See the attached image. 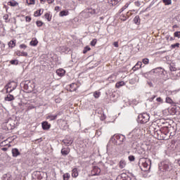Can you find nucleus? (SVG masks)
I'll list each match as a JSON object with an SVG mask.
<instances>
[{
	"instance_id": "obj_5",
	"label": "nucleus",
	"mask_w": 180,
	"mask_h": 180,
	"mask_svg": "<svg viewBox=\"0 0 180 180\" xmlns=\"http://www.w3.org/2000/svg\"><path fill=\"white\" fill-rule=\"evenodd\" d=\"M16 86H18V84H16V82H12L8 83L6 86V94H11L13 91H15L16 89Z\"/></svg>"
},
{
	"instance_id": "obj_15",
	"label": "nucleus",
	"mask_w": 180,
	"mask_h": 180,
	"mask_svg": "<svg viewBox=\"0 0 180 180\" xmlns=\"http://www.w3.org/2000/svg\"><path fill=\"white\" fill-rule=\"evenodd\" d=\"M165 103H169L172 106H176V103L172 100L170 97L167 96L165 98Z\"/></svg>"
},
{
	"instance_id": "obj_12",
	"label": "nucleus",
	"mask_w": 180,
	"mask_h": 180,
	"mask_svg": "<svg viewBox=\"0 0 180 180\" xmlns=\"http://www.w3.org/2000/svg\"><path fill=\"white\" fill-rule=\"evenodd\" d=\"M134 12H136V10H131L127 13V15H121L120 19L121 20H127L130 16H131Z\"/></svg>"
},
{
	"instance_id": "obj_42",
	"label": "nucleus",
	"mask_w": 180,
	"mask_h": 180,
	"mask_svg": "<svg viewBox=\"0 0 180 180\" xmlns=\"http://www.w3.org/2000/svg\"><path fill=\"white\" fill-rule=\"evenodd\" d=\"M10 64H11L12 65H18V64H19V62L18 60H11L10 61Z\"/></svg>"
},
{
	"instance_id": "obj_19",
	"label": "nucleus",
	"mask_w": 180,
	"mask_h": 180,
	"mask_svg": "<svg viewBox=\"0 0 180 180\" xmlns=\"http://www.w3.org/2000/svg\"><path fill=\"white\" fill-rule=\"evenodd\" d=\"M4 101L7 102H12V101H15V96L11 94H8L5 98Z\"/></svg>"
},
{
	"instance_id": "obj_11",
	"label": "nucleus",
	"mask_w": 180,
	"mask_h": 180,
	"mask_svg": "<svg viewBox=\"0 0 180 180\" xmlns=\"http://www.w3.org/2000/svg\"><path fill=\"white\" fill-rule=\"evenodd\" d=\"M63 143L68 147L74 143V140H72V138L67 136L65 139L63 140Z\"/></svg>"
},
{
	"instance_id": "obj_46",
	"label": "nucleus",
	"mask_w": 180,
	"mask_h": 180,
	"mask_svg": "<svg viewBox=\"0 0 180 180\" xmlns=\"http://www.w3.org/2000/svg\"><path fill=\"white\" fill-rule=\"evenodd\" d=\"M94 98H96V99H98V98H99V96H101V92L95 91L94 93Z\"/></svg>"
},
{
	"instance_id": "obj_36",
	"label": "nucleus",
	"mask_w": 180,
	"mask_h": 180,
	"mask_svg": "<svg viewBox=\"0 0 180 180\" xmlns=\"http://www.w3.org/2000/svg\"><path fill=\"white\" fill-rule=\"evenodd\" d=\"M169 70H170L171 72H174V71H176L178 69H176V68L175 67V65L170 64Z\"/></svg>"
},
{
	"instance_id": "obj_63",
	"label": "nucleus",
	"mask_w": 180,
	"mask_h": 180,
	"mask_svg": "<svg viewBox=\"0 0 180 180\" xmlns=\"http://www.w3.org/2000/svg\"><path fill=\"white\" fill-rule=\"evenodd\" d=\"M115 77H116V75H115V74H112L108 77V79H111V78H115Z\"/></svg>"
},
{
	"instance_id": "obj_10",
	"label": "nucleus",
	"mask_w": 180,
	"mask_h": 180,
	"mask_svg": "<svg viewBox=\"0 0 180 180\" xmlns=\"http://www.w3.org/2000/svg\"><path fill=\"white\" fill-rule=\"evenodd\" d=\"M115 139L117 140L116 143L118 144V146H120L124 140H126V137L124 135L122 134H117L115 135Z\"/></svg>"
},
{
	"instance_id": "obj_7",
	"label": "nucleus",
	"mask_w": 180,
	"mask_h": 180,
	"mask_svg": "<svg viewBox=\"0 0 180 180\" xmlns=\"http://www.w3.org/2000/svg\"><path fill=\"white\" fill-rule=\"evenodd\" d=\"M24 89L28 93L33 92V89H34V84L29 82L27 84H24Z\"/></svg>"
},
{
	"instance_id": "obj_17",
	"label": "nucleus",
	"mask_w": 180,
	"mask_h": 180,
	"mask_svg": "<svg viewBox=\"0 0 180 180\" xmlns=\"http://www.w3.org/2000/svg\"><path fill=\"white\" fill-rule=\"evenodd\" d=\"M71 152V149L70 148H63L60 150V153L62 155H68Z\"/></svg>"
},
{
	"instance_id": "obj_25",
	"label": "nucleus",
	"mask_w": 180,
	"mask_h": 180,
	"mask_svg": "<svg viewBox=\"0 0 180 180\" xmlns=\"http://www.w3.org/2000/svg\"><path fill=\"white\" fill-rule=\"evenodd\" d=\"M13 157H18V155H20V152L18 148H13L12 150Z\"/></svg>"
},
{
	"instance_id": "obj_44",
	"label": "nucleus",
	"mask_w": 180,
	"mask_h": 180,
	"mask_svg": "<svg viewBox=\"0 0 180 180\" xmlns=\"http://www.w3.org/2000/svg\"><path fill=\"white\" fill-rule=\"evenodd\" d=\"M3 19L5 20L6 23H8L9 22V15L8 14H5L4 16H3Z\"/></svg>"
},
{
	"instance_id": "obj_16",
	"label": "nucleus",
	"mask_w": 180,
	"mask_h": 180,
	"mask_svg": "<svg viewBox=\"0 0 180 180\" xmlns=\"http://www.w3.org/2000/svg\"><path fill=\"white\" fill-rule=\"evenodd\" d=\"M58 116V115L48 114L46 117L47 120H50V122H53V120H56Z\"/></svg>"
},
{
	"instance_id": "obj_51",
	"label": "nucleus",
	"mask_w": 180,
	"mask_h": 180,
	"mask_svg": "<svg viewBox=\"0 0 180 180\" xmlns=\"http://www.w3.org/2000/svg\"><path fill=\"white\" fill-rule=\"evenodd\" d=\"M25 22H32V17H30V15H27L25 17Z\"/></svg>"
},
{
	"instance_id": "obj_6",
	"label": "nucleus",
	"mask_w": 180,
	"mask_h": 180,
	"mask_svg": "<svg viewBox=\"0 0 180 180\" xmlns=\"http://www.w3.org/2000/svg\"><path fill=\"white\" fill-rule=\"evenodd\" d=\"M142 133L143 129L140 128H136L133 129L130 134L132 136L133 139H136V137H139V136H141Z\"/></svg>"
},
{
	"instance_id": "obj_58",
	"label": "nucleus",
	"mask_w": 180,
	"mask_h": 180,
	"mask_svg": "<svg viewBox=\"0 0 180 180\" xmlns=\"http://www.w3.org/2000/svg\"><path fill=\"white\" fill-rule=\"evenodd\" d=\"M15 54H16V56H18V57H20V56H22V51H15Z\"/></svg>"
},
{
	"instance_id": "obj_3",
	"label": "nucleus",
	"mask_w": 180,
	"mask_h": 180,
	"mask_svg": "<svg viewBox=\"0 0 180 180\" xmlns=\"http://www.w3.org/2000/svg\"><path fill=\"white\" fill-rule=\"evenodd\" d=\"M150 121V115L147 113H142L138 116V122L141 124H146Z\"/></svg>"
},
{
	"instance_id": "obj_9",
	"label": "nucleus",
	"mask_w": 180,
	"mask_h": 180,
	"mask_svg": "<svg viewBox=\"0 0 180 180\" xmlns=\"http://www.w3.org/2000/svg\"><path fill=\"white\" fill-rule=\"evenodd\" d=\"M33 175L37 178V179L41 180L44 178V175H46V174L44 172L36 171L34 172Z\"/></svg>"
},
{
	"instance_id": "obj_13",
	"label": "nucleus",
	"mask_w": 180,
	"mask_h": 180,
	"mask_svg": "<svg viewBox=\"0 0 180 180\" xmlns=\"http://www.w3.org/2000/svg\"><path fill=\"white\" fill-rule=\"evenodd\" d=\"M101 174V168L98 166H94L91 170L92 176H96V175H99Z\"/></svg>"
},
{
	"instance_id": "obj_48",
	"label": "nucleus",
	"mask_w": 180,
	"mask_h": 180,
	"mask_svg": "<svg viewBox=\"0 0 180 180\" xmlns=\"http://www.w3.org/2000/svg\"><path fill=\"white\" fill-rule=\"evenodd\" d=\"M129 5H130L129 3H127L121 9V12H123V11H124L125 9H127V8H129Z\"/></svg>"
},
{
	"instance_id": "obj_43",
	"label": "nucleus",
	"mask_w": 180,
	"mask_h": 180,
	"mask_svg": "<svg viewBox=\"0 0 180 180\" xmlns=\"http://www.w3.org/2000/svg\"><path fill=\"white\" fill-rule=\"evenodd\" d=\"M174 94H175V91H166V96H171L172 95H174Z\"/></svg>"
},
{
	"instance_id": "obj_8",
	"label": "nucleus",
	"mask_w": 180,
	"mask_h": 180,
	"mask_svg": "<svg viewBox=\"0 0 180 180\" xmlns=\"http://www.w3.org/2000/svg\"><path fill=\"white\" fill-rule=\"evenodd\" d=\"M170 77L172 79H179L180 78V69H177L170 73Z\"/></svg>"
},
{
	"instance_id": "obj_4",
	"label": "nucleus",
	"mask_w": 180,
	"mask_h": 180,
	"mask_svg": "<svg viewBox=\"0 0 180 180\" xmlns=\"http://www.w3.org/2000/svg\"><path fill=\"white\" fill-rule=\"evenodd\" d=\"M151 72H153V74H155L156 75H159L162 77H165V75H167V72L162 68H156L155 69H153L151 70Z\"/></svg>"
},
{
	"instance_id": "obj_23",
	"label": "nucleus",
	"mask_w": 180,
	"mask_h": 180,
	"mask_svg": "<svg viewBox=\"0 0 180 180\" xmlns=\"http://www.w3.org/2000/svg\"><path fill=\"white\" fill-rule=\"evenodd\" d=\"M3 126H4V130L9 131V130H12V129H13L12 126L11 125V124L9 122L4 123Z\"/></svg>"
},
{
	"instance_id": "obj_20",
	"label": "nucleus",
	"mask_w": 180,
	"mask_h": 180,
	"mask_svg": "<svg viewBox=\"0 0 180 180\" xmlns=\"http://www.w3.org/2000/svg\"><path fill=\"white\" fill-rule=\"evenodd\" d=\"M56 74L58 77H64L65 75V70L64 69H58L56 70Z\"/></svg>"
},
{
	"instance_id": "obj_24",
	"label": "nucleus",
	"mask_w": 180,
	"mask_h": 180,
	"mask_svg": "<svg viewBox=\"0 0 180 180\" xmlns=\"http://www.w3.org/2000/svg\"><path fill=\"white\" fill-rule=\"evenodd\" d=\"M70 15V11L68 10H63L59 13V16L63 18V16H68Z\"/></svg>"
},
{
	"instance_id": "obj_53",
	"label": "nucleus",
	"mask_w": 180,
	"mask_h": 180,
	"mask_svg": "<svg viewBox=\"0 0 180 180\" xmlns=\"http://www.w3.org/2000/svg\"><path fill=\"white\" fill-rule=\"evenodd\" d=\"M20 49H23L24 50L27 49V46L25 44H22L20 45Z\"/></svg>"
},
{
	"instance_id": "obj_2",
	"label": "nucleus",
	"mask_w": 180,
	"mask_h": 180,
	"mask_svg": "<svg viewBox=\"0 0 180 180\" xmlns=\"http://www.w3.org/2000/svg\"><path fill=\"white\" fill-rule=\"evenodd\" d=\"M150 160L146 158H142L139 160V165L141 169L144 172L148 171L150 169Z\"/></svg>"
},
{
	"instance_id": "obj_22",
	"label": "nucleus",
	"mask_w": 180,
	"mask_h": 180,
	"mask_svg": "<svg viewBox=\"0 0 180 180\" xmlns=\"http://www.w3.org/2000/svg\"><path fill=\"white\" fill-rule=\"evenodd\" d=\"M122 0H108V2L111 6H116Z\"/></svg>"
},
{
	"instance_id": "obj_54",
	"label": "nucleus",
	"mask_w": 180,
	"mask_h": 180,
	"mask_svg": "<svg viewBox=\"0 0 180 180\" xmlns=\"http://www.w3.org/2000/svg\"><path fill=\"white\" fill-rule=\"evenodd\" d=\"M172 49H175L176 47H179V43H176L171 45Z\"/></svg>"
},
{
	"instance_id": "obj_49",
	"label": "nucleus",
	"mask_w": 180,
	"mask_h": 180,
	"mask_svg": "<svg viewBox=\"0 0 180 180\" xmlns=\"http://www.w3.org/2000/svg\"><path fill=\"white\" fill-rule=\"evenodd\" d=\"M142 63H143L145 65H147V64L150 63V60L148 58H143Z\"/></svg>"
},
{
	"instance_id": "obj_37",
	"label": "nucleus",
	"mask_w": 180,
	"mask_h": 180,
	"mask_svg": "<svg viewBox=\"0 0 180 180\" xmlns=\"http://www.w3.org/2000/svg\"><path fill=\"white\" fill-rule=\"evenodd\" d=\"M169 112L170 113V115H175V113H176V108H175L174 107L172 108L169 110Z\"/></svg>"
},
{
	"instance_id": "obj_33",
	"label": "nucleus",
	"mask_w": 180,
	"mask_h": 180,
	"mask_svg": "<svg viewBox=\"0 0 180 180\" xmlns=\"http://www.w3.org/2000/svg\"><path fill=\"white\" fill-rule=\"evenodd\" d=\"M38 43H39V41H37V39L35 38H33L32 39V41L30 42V46H37Z\"/></svg>"
},
{
	"instance_id": "obj_40",
	"label": "nucleus",
	"mask_w": 180,
	"mask_h": 180,
	"mask_svg": "<svg viewBox=\"0 0 180 180\" xmlns=\"http://www.w3.org/2000/svg\"><path fill=\"white\" fill-rule=\"evenodd\" d=\"M3 180H13V177H12L11 174H6V176L4 177Z\"/></svg>"
},
{
	"instance_id": "obj_38",
	"label": "nucleus",
	"mask_w": 180,
	"mask_h": 180,
	"mask_svg": "<svg viewBox=\"0 0 180 180\" xmlns=\"http://www.w3.org/2000/svg\"><path fill=\"white\" fill-rule=\"evenodd\" d=\"M86 12H87V13H91V15H94L95 14V10L92 9V8H87L86 9Z\"/></svg>"
},
{
	"instance_id": "obj_41",
	"label": "nucleus",
	"mask_w": 180,
	"mask_h": 180,
	"mask_svg": "<svg viewBox=\"0 0 180 180\" xmlns=\"http://www.w3.org/2000/svg\"><path fill=\"white\" fill-rule=\"evenodd\" d=\"M36 25L38 27H41V26H43V25H44V22L40 20H37L36 22Z\"/></svg>"
},
{
	"instance_id": "obj_47",
	"label": "nucleus",
	"mask_w": 180,
	"mask_h": 180,
	"mask_svg": "<svg viewBox=\"0 0 180 180\" xmlns=\"http://www.w3.org/2000/svg\"><path fill=\"white\" fill-rule=\"evenodd\" d=\"M90 50L91 47L86 46L83 51L84 54H86V53H88V51H89Z\"/></svg>"
},
{
	"instance_id": "obj_27",
	"label": "nucleus",
	"mask_w": 180,
	"mask_h": 180,
	"mask_svg": "<svg viewBox=\"0 0 180 180\" xmlns=\"http://www.w3.org/2000/svg\"><path fill=\"white\" fill-rule=\"evenodd\" d=\"M126 167V160H121L119 162V167L121 169H123Z\"/></svg>"
},
{
	"instance_id": "obj_30",
	"label": "nucleus",
	"mask_w": 180,
	"mask_h": 180,
	"mask_svg": "<svg viewBox=\"0 0 180 180\" xmlns=\"http://www.w3.org/2000/svg\"><path fill=\"white\" fill-rule=\"evenodd\" d=\"M134 22L136 25H140L141 20L140 19V16L136 15L135 16V18H134Z\"/></svg>"
},
{
	"instance_id": "obj_57",
	"label": "nucleus",
	"mask_w": 180,
	"mask_h": 180,
	"mask_svg": "<svg viewBox=\"0 0 180 180\" xmlns=\"http://www.w3.org/2000/svg\"><path fill=\"white\" fill-rule=\"evenodd\" d=\"M134 5L135 6L139 7V6H141V3H140V1H135Z\"/></svg>"
},
{
	"instance_id": "obj_34",
	"label": "nucleus",
	"mask_w": 180,
	"mask_h": 180,
	"mask_svg": "<svg viewBox=\"0 0 180 180\" xmlns=\"http://www.w3.org/2000/svg\"><path fill=\"white\" fill-rule=\"evenodd\" d=\"M74 91H77V84L75 83L70 84V91L74 92Z\"/></svg>"
},
{
	"instance_id": "obj_50",
	"label": "nucleus",
	"mask_w": 180,
	"mask_h": 180,
	"mask_svg": "<svg viewBox=\"0 0 180 180\" xmlns=\"http://www.w3.org/2000/svg\"><path fill=\"white\" fill-rule=\"evenodd\" d=\"M163 4H165V5H171L172 1L171 0H163Z\"/></svg>"
},
{
	"instance_id": "obj_35",
	"label": "nucleus",
	"mask_w": 180,
	"mask_h": 180,
	"mask_svg": "<svg viewBox=\"0 0 180 180\" xmlns=\"http://www.w3.org/2000/svg\"><path fill=\"white\" fill-rule=\"evenodd\" d=\"M27 5H36V0H26Z\"/></svg>"
},
{
	"instance_id": "obj_18",
	"label": "nucleus",
	"mask_w": 180,
	"mask_h": 180,
	"mask_svg": "<svg viewBox=\"0 0 180 180\" xmlns=\"http://www.w3.org/2000/svg\"><path fill=\"white\" fill-rule=\"evenodd\" d=\"M8 6H19V3L16 1L15 0H11L10 1L7 2Z\"/></svg>"
},
{
	"instance_id": "obj_59",
	"label": "nucleus",
	"mask_w": 180,
	"mask_h": 180,
	"mask_svg": "<svg viewBox=\"0 0 180 180\" xmlns=\"http://www.w3.org/2000/svg\"><path fill=\"white\" fill-rule=\"evenodd\" d=\"M55 11L56 12H60V11H61V8H60V6H57L55 7Z\"/></svg>"
},
{
	"instance_id": "obj_39",
	"label": "nucleus",
	"mask_w": 180,
	"mask_h": 180,
	"mask_svg": "<svg viewBox=\"0 0 180 180\" xmlns=\"http://www.w3.org/2000/svg\"><path fill=\"white\" fill-rule=\"evenodd\" d=\"M63 180H68L70 179L71 176L70 175L69 173H65L63 175Z\"/></svg>"
},
{
	"instance_id": "obj_14",
	"label": "nucleus",
	"mask_w": 180,
	"mask_h": 180,
	"mask_svg": "<svg viewBox=\"0 0 180 180\" xmlns=\"http://www.w3.org/2000/svg\"><path fill=\"white\" fill-rule=\"evenodd\" d=\"M41 127L43 130H50V128L51 127V124H49V122L44 121L41 122Z\"/></svg>"
},
{
	"instance_id": "obj_64",
	"label": "nucleus",
	"mask_w": 180,
	"mask_h": 180,
	"mask_svg": "<svg viewBox=\"0 0 180 180\" xmlns=\"http://www.w3.org/2000/svg\"><path fill=\"white\" fill-rule=\"evenodd\" d=\"M48 4H53L54 2V0H47Z\"/></svg>"
},
{
	"instance_id": "obj_32",
	"label": "nucleus",
	"mask_w": 180,
	"mask_h": 180,
	"mask_svg": "<svg viewBox=\"0 0 180 180\" xmlns=\"http://www.w3.org/2000/svg\"><path fill=\"white\" fill-rule=\"evenodd\" d=\"M42 14L43 11H41V9H39L34 12V16H35V18H37L39 16H41Z\"/></svg>"
},
{
	"instance_id": "obj_28",
	"label": "nucleus",
	"mask_w": 180,
	"mask_h": 180,
	"mask_svg": "<svg viewBox=\"0 0 180 180\" xmlns=\"http://www.w3.org/2000/svg\"><path fill=\"white\" fill-rule=\"evenodd\" d=\"M124 85H126V82H124V81H120L115 84V88L119 89L121 86H124Z\"/></svg>"
},
{
	"instance_id": "obj_29",
	"label": "nucleus",
	"mask_w": 180,
	"mask_h": 180,
	"mask_svg": "<svg viewBox=\"0 0 180 180\" xmlns=\"http://www.w3.org/2000/svg\"><path fill=\"white\" fill-rule=\"evenodd\" d=\"M8 46L10 47V49H13V47L16 46V40L10 41L8 44Z\"/></svg>"
},
{
	"instance_id": "obj_60",
	"label": "nucleus",
	"mask_w": 180,
	"mask_h": 180,
	"mask_svg": "<svg viewBox=\"0 0 180 180\" xmlns=\"http://www.w3.org/2000/svg\"><path fill=\"white\" fill-rule=\"evenodd\" d=\"M56 103H60L61 102V98H58L55 100Z\"/></svg>"
},
{
	"instance_id": "obj_56",
	"label": "nucleus",
	"mask_w": 180,
	"mask_h": 180,
	"mask_svg": "<svg viewBox=\"0 0 180 180\" xmlns=\"http://www.w3.org/2000/svg\"><path fill=\"white\" fill-rule=\"evenodd\" d=\"M128 158L129 161H134V160H136V158H134V155H129Z\"/></svg>"
},
{
	"instance_id": "obj_52",
	"label": "nucleus",
	"mask_w": 180,
	"mask_h": 180,
	"mask_svg": "<svg viewBox=\"0 0 180 180\" xmlns=\"http://www.w3.org/2000/svg\"><path fill=\"white\" fill-rule=\"evenodd\" d=\"M174 37H178V39H180V31L175 32L174 33Z\"/></svg>"
},
{
	"instance_id": "obj_21",
	"label": "nucleus",
	"mask_w": 180,
	"mask_h": 180,
	"mask_svg": "<svg viewBox=\"0 0 180 180\" xmlns=\"http://www.w3.org/2000/svg\"><path fill=\"white\" fill-rule=\"evenodd\" d=\"M143 65V63L140 61L137 62V63L132 68V70L134 71H137V70H140L141 68V66Z\"/></svg>"
},
{
	"instance_id": "obj_62",
	"label": "nucleus",
	"mask_w": 180,
	"mask_h": 180,
	"mask_svg": "<svg viewBox=\"0 0 180 180\" xmlns=\"http://www.w3.org/2000/svg\"><path fill=\"white\" fill-rule=\"evenodd\" d=\"M157 102H160V103H162V98L161 97H159L156 99Z\"/></svg>"
},
{
	"instance_id": "obj_31",
	"label": "nucleus",
	"mask_w": 180,
	"mask_h": 180,
	"mask_svg": "<svg viewBox=\"0 0 180 180\" xmlns=\"http://www.w3.org/2000/svg\"><path fill=\"white\" fill-rule=\"evenodd\" d=\"M44 18L46 20H48V22H51V18H52V15L51 14H50V13H46L44 14Z\"/></svg>"
},
{
	"instance_id": "obj_26",
	"label": "nucleus",
	"mask_w": 180,
	"mask_h": 180,
	"mask_svg": "<svg viewBox=\"0 0 180 180\" xmlns=\"http://www.w3.org/2000/svg\"><path fill=\"white\" fill-rule=\"evenodd\" d=\"M79 175V173H78V169L77 168H75L72 170V178H77Z\"/></svg>"
},
{
	"instance_id": "obj_55",
	"label": "nucleus",
	"mask_w": 180,
	"mask_h": 180,
	"mask_svg": "<svg viewBox=\"0 0 180 180\" xmlns=\"http://www.w3.org/2000/svg\"><path fill=\"white\" fill-rule=\"evenodd\" d=\"M27 56H28L27 52H25V51H22L21 52V56L27 57Z\"/></svg>"
},
{
	"instance_id": "obj_61",
	"label": "nucleus",
	"mask_w": 180,
	"mask_h": 180,
	"mask_svg": "<svg viewBox=\"0 0 180 180\" xmlns=\"http://www.w3.org/2000/svg\"><path fill=\"white\" fill-rule=\"evenodd\" d=\"M114 47H119V42L118 41H115L113 43Z\"/></svg>"
},
{
	"instance_id": "obj_45",
	"label": "nucleus",
	"mask_w": 180,
	"mask_h": 180,
	"mask_svg": "<svg viewBox=\"0 0 180 180\" xmlns=\"http://www.w3.org/2000/svg\"><path fill=\"white\" fill-rule=\"evenodd\" d=\"M96 43H98V40L96 39H94L91 41L90 44H91V46H92L94 47V46H96Z\"/></svg>"
},
{
	"instance_id": "obj_1",
	"label": "nucleus",
	"mask_w": 180,
	"mask_h": 180,
	"mask_svg": "<svg viewBox=\"0 0 180 180\" xmlns=\"http://www.w3.org/2000/svg\"><path fill=\"white\" fill-rule=\"evenodd\" d=\"M107 153L108 155H110L112 158H119V157H120V152L119 150L110 144V143L107 145Z\"/></svg>"
}]
</instances>
